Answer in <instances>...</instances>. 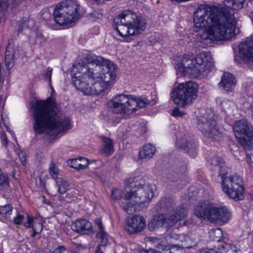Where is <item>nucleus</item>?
<instances>
[{"instance_id":"f257e3e1","label":"nucleus","mask_w":253,"mask_h":253,"mask_svg":"<svg viewBox=\"0 0 253 253\" xmlns=\"http://www.w3.org/2000/svg\"><path fill=\"white\" fill-rule=\"evenodd\" d=\"M193 20L196 27L203 29L205 40H229L235 35L237 21L233 11L227 8L201 5L194 13Z\"/></svg>"},{"instance_id":"f03ea898","label":"nucleus","mask_w":253,"mask_h":253,"mask_svg":"<svg viewBox=\"0 0 253 253\" xmlns=\"http://www.w3.org/2000/svg\"><path fill=\"white\" fill-rule=\"evenodd\" d=\"M32 109L33 128L37 134L47 132L56 136L70 128L69 121L59 117L56 102L52 98L36 101Z\"/></svg>"},{"instance_id":"7ed1b4c3","label":"nucleus","mask_w":253,"mask_h":253,"mask_svg":"<svg viewBox=\"0 0 253 253\" xmlns=\"http://www.w3.org/2000/svg\"><path fill=\"white\" fill-rule=\"evenodd\" d=\"M87 64L79 63L74 69L87 75L89 79H100L109 88L116 78L117 66L110 61H106L101 56L89 54L86 56Z\"/></svg>"},{"instance_id":"20e7f679","label":"nucleus","mask_w":253,"mask_h":253,"mask_svg":"<svg viewBox=\"0 0 253 253\" xmlns=\"http://www.w3.org/2000/svg\"><path fill=\"white\" fill-rule=\"evenodd\" d=\"M209 163L210 169L221 176L223 191L235 201L242 200L244 198V188L242 178L236 175L226 177L229 169L221 158L213 157Z\"/></svg>"},{"instance_id":"39448f33","label":"nucleus","mask_w":253,"mask_h":253,"mask_svg":"<svg viewBox=\"0 0 253 253\" xmlns=\"http://www.w3.org/2000/svg\"><path fill=\"white\" fill-rule=\"evenodd\" d=\"M213 67L214 64L211 57L206 52L200 53L196 57L193 54H185L181 62L175 66L177 75L194 77L207 71H210Z\"/></svg>"},{"instance_id":"423d86ee","label":"nucleus","mask_w":253,"mask_h":253,"mask_svg":"<svg viewBox=\"0 0 253 253\" xmlns=\"http://www.w3.org/2000/svg\"><path fill=\"white\" fill-rule=\"evenodd\" d=\"M125 184L129 186V189L126 197L129 198V202L134 204L135 211L140 208L147 207L154 197L152 186L144 179L136 180L132 177L126 179Z\"/></svg>"},{"instance_id":"0eeeda50","label":"nucleus","mask_w":253,"mask_h":253,"mask_svg":"<svg viewBox=\"0 0 253 253\" xmlns=\"http://www.w3.org/2000/svg\"><path fill=\"white\" fill-rule=\"evenodd\" d=\"M146 23L131 10H124L114 19L113 28L122 37L134 36L144 30Z\"/></svg>"},{"instance_id":"6e6552de","label":"nucleus","mask_w":253,"mask_h":253,"mask_svg":"<svg viewBox=\"0 0 253 253\" xmlns=\"http://www.w3.org/2000/svg\"><path fill=\"white\" fill-rule=\"evenodd\" d=\"M194 214L202 220L220 225L227 223L231 217V213L226 207L206 201L195 206Z\"/></svg>"},{"instance_id":"1a4fd4ad","label":"nucleus","mask_w":253,"mask_h":253,"mask_svg":"<svg viewBox=\"0 0 253 253\" xmlns=\"http://www.w3.org/2000/svg\"><path fill=\"white\" fill-rule=\"evenodd\" d=\"M80 5L73 0L59 3L53 12L56 23L60 25H69L74 22L79 16Z\"/></svg>"},{"instance_id":"9d476101","label":"nucleus","mask_w":253,"mask_h":253,"mask_svg":"<svg viewBox=\"0 0 253 253\" xmlns=\"http://www.w3.org/2000/svg\"><path fill=\"white\" fill-rule=\"evenodd\" d=\"M80 70H77L72 78L75 86L81 90L86 95L101 94L109 88L100 79H89L86 81V76L80 73Z\"/></svg>"},{"instance_id":"9b49d317","label":"nucleus","mask_w":253,"mask_h":253,"mask_svg":"<svg viewBox=\"0 0 253 253\" xmlns=\"http://www.w3.org/2000/svg\"><path fill=\"white\" fill-rule=\"evenodd\" d=\"M198 87L197 84L193 81L181 83L171 92V98L175 104L185 108L197 98Z\"/></svg>"},{"instance_id":"f8f14e48","label":"nucleus","mask_w":253,"mask_h":253,"mask_svg":"<svg viewBox=\"0 0 253 253\" xmlns=\"http://www.w3.org/2000/svg\"><path fill=\"white\" fill-rule=\"evenodd\" d=\"M188 210L183 206L179 207L175 210L163 215L158 216L148 224V228L150 231L159 228H164L166 230L173 226L177 222L184 218L187 215Z\"/></svg>"},{"instance_id":"ddd939ff","label":"nucleus","mask_w":253,"mask_h":253,"mask_svg":"<svg viewBox=\"0 0 253 253\" xmlns=\"http://www.w3.org/2000/svg\"><path fill=\"white\" fill-rule=\"evenodd\" d=\"M215 118L211 113L200 116L198 119L197 126L205 138L217 141L221 137V133L217 127Z\"/></svg>"},{"instance_id":"4468645a","label":"nucleus","mask_w":253,"mask_h":253,"mask_svg":"<svg viewBox=\"0 0 253 253\" xmlns=\"http://www.w3.org/2000/svg\"><path fill=\"white\" fill-rule=\"evenodd\" d=\"M112 111L116 114L130 115L136 111L134 97L131 95L120 94L110 101Z\"/></svg>"},{"instance_id":"2eb2a0df","label":"nucleus","mask_w":253,"mask_h":253,"mask_svg":"<svg viewBox=\"0 0 253 253\" xmlns=\"http://www.w3.org/2000/svg\"><path fill=\"white\" fill-rule=\"evenodd\" d=\"M236 138L245 149L253 147V133L249 122L245 119L236 121L233 126Z\"/></svg>"},{"instance_id":"dca6fc26","label":"nucleus","mask_w":253,"mask_h":253,"mask_svg":"<svg viewBox=\"0 0 253 253\" xmlns=\"http://www.w3.org/2000/svg\"><path fill=\"white\" fill-rule=\"evenodd\" d=\"M127 190H129L128 185H126L123 191L114 188L112 190L111 197L114 200H123L120 204L121 207L127 213L131 214L135 211V208L134 207V204L129 202V198L126 197V196L128 194Z\"/></svg>"},{"instance_id":"f3484780","label":"nucleus","mask_w":253,"mask_h":253,"mask_svg":"<svg viewBox=\"0 0 253 253\" xmlns=\"http://www.w3.org/2000/svg\"><path fill=\"white\" fill-rule=\"evenodd\" d=\"M145 227L144 218L141 215H136L127 219L125 229L128 234L133 235L141 232Z\"/></svg>"},{"instance_id":"a211bd4d","label":"nucleus","mask_w":253,"mask_h":253,"mask_svg":"<svg viewBox=\"0 0 253 253\" xmlns=\"http://www.w3.org/2000/svg\"><path fill=\"white\" fill-rule=\"evenodd\" d=\"M177 146L180 149H183L189 155L195 157L197 154V144L190 136L184 135L177 140Z\"/></svg>"},{"instance_id":"6ab92c4d","label":"nucleus","mask_w":253,"mask_h":253,"mask_svg":"<svg viewBox=\"0 0 253 253\" xmlns=\"http://www.w3.org/2000/svg\"><path fill=\"white\" fill-rule=\"evenodd\" d=\"M71 228L77 233L87 234L92 231V223L85 219H80L72 222Z\"/></svg>"},{"instance_id":"aec40b11","label":"nucleus","mask_w":253,"mask_h":253,"mask_svg":"<svg viewBox=\"0 0 253 253\" xmlns=\"http://www.w3.org/2000/svg\"><path fill=\"white\" fill-rule=\"evenodd\" d=\"M169 237L171 238V243H176L183 249H190L195 245V242L189 236L183 234H172Z\"/></svg>"},{"instance_id":"412c9836","label":"nucleus","mask_w":253,"mask_h":253,"mask_svg":"<svg viewBox=\"0 0 253 253\" xmlns=\"http://www.w3.org/2000/svg\"><path fill=\"white\" fill-rule=\"evenodd\" d=\"M24 226L28 228H32L33 234L31 236L33 238L40 234L42 231L43 224L38 218L34 217L32 215H27V221L24 223Z\"/></svg>"},{"instance_id":"4be33fe9","label":"nucleus","mask_w":253,"mask_h":253,"mask_svg":"<svg viewBox=\"0 0 253 253\" xmlns=\"http://www.w3.org/2000/svg\"><path fill=\"white\" fill-rule=\"evenodd\" d=\"M239 52L244 57L253 60V38H247L239 45Z\"/></svg>"},{"instance_id":"5701e85b","label":"nucleus","mask_w":253,"mask_h":253,"mask_svg":"<svg viewBox=\"0 0 253 253\" xmlns=\"http://www.w3.org/2000/svg\"><path fill=\"white\" fill-rule=\"evenodd\" d=\"M220 87L226 91H231L235 86V78L229 73H224L219 83Z\"/></svg>"},{"instance_id":"b1692460","label":"nucleus","mask_w":253,"mask_h":253,"mask_svg":"<svg viewBox=\"0 0 253 253\" xmlns=\"http://www.w3.org/2000/svg\"><path fill=\"white\" fill-rule=\"evenodd\" d=\"M156 152V148L150 143L145 144L139 151V159L147 161L151 158Z\"/></svg>"},{"instance_id":"393cba45","label":"nucleus","mask_w":253,"mask_h":253,"mask_svg":"<svg viewBox=\"0 0 253 253\" xmlns=\"http://www.w3.org/2000/svg\"><path fill=\"white\" fill-rule=\"evenodd\" d=\"M101 139L102 141L101 153L107 155H112L114 151L113 140L110 138L104 136H102Z\"/></svg>"},{"instance_id":"a878e982","label":"nucleus","mask_w":253,"mask_h":253,"mask_svg":"<svg viewBox=\"0 0 253 253\" xmlns=\"http://www.w3.org/2000/svg\"><path fill=\"white\" fill-rule=\"evenodd\" d=\"M68 163L71 167L79 170L85 169L89 165L88 160L84 157L73 159Z\"/></svg>"},{"instance_id":"bb28decb","label":"nucleus","mask_w":253,"mask_h":253,"mask_svg":"<svg viewBox=\"0 0 253 253\" xmlns=\"http://www.w3.org/2000/svg\"><path fill=\"white\" fill-rule=\"evenodd\" d=\"M217 251L219 253H237L239 249L231 242H224L218 246Z\"/></svg>"},{"instance_id":"cd10ccee","label":"nucleus","mask_w":253,"mask_h":253,"mask_svg":"<svg viewBox=\"0 0 253 253\" xmlns=\"http://www.w3.org/2000/svg\"><path fill=\"white\" fill-rule=\"evenodd\" d=\"M209 235L211 240L219 242L222 238L223 233L221 229L218 228L211 229L209 232Z\"/></svg>"},{"instance_id":"c85d7f7f","label":"nucleus","mask_w":253,"mask_h":253,"mask_svg":"<svg viewBox=\"0 0 253 253\" xmlns=\"http://www.w3.org/2000/svg\"><path fill=\"white\" fill-rule=\"evenodd\" d=\"M18 31L21 32L25 27L29 29L33 28L35 25V21L31 19H22L18 22Z\"/></svg>"},{"instance_id":"c756f323","label":"nucleus","mask_w":253,"mask_h":253,"mask_svg":"<svg viewBox=\"0 0 253 253\" xmlns=\"http://www.w3.org/2000/svg\"><path fill=\"white\" fill-rule=\"evenodd\" d=\"M245 1V0H226L225 4L234 9H239L243 7Z\"/></svg>"},{"instance_id":"7c9ffc66","label":"nucleus","mask_w":253,"mask_h":253,"mask_svg":"<svg viewBox=\"0 0 253 253\" xmlns=\"http://www.w3.org/2000/svg\"><path fill=\"white\" fill-rule=\"evenodd\" d=\"M56 185L58 187V192L61 194H64L66 192L69 184L67 181L60 179L56 181Z\"/></svg>"},{"instance_id":"2f4dec72","label":"nucleus","mask_w":253,"mask_h":253,"mask_svg":"<svg viewBox=\"0 0 253 253\" xmlns=\"http://www.w3.org/2000/svg\"><path fill=\"white\" fill-rule=\"evenodd\" d=\"M13 207L10 204L5 205L0 208V214L6 218L9 217L11 214Z\"/></svg>"},{"instance_id":"473e14b6","label":"nucleus","mask_w":253,"mask_h":253,"mask_svg":"<svg viewBox=\"0 0 253 253\" xmlns=\"http://www.w3.org/2000/svg\"><path fill=\"white\" fill-rule=\"evenodd\" d=\"M96 236L101 240L100 246H105L107 244L109 235L104 231H98L96 234Z\"/></svg>"},{"instance_id":"72a5a7b5","label":"nucleus","mask_w":253,"mask_h":253,"mask_svg":"<svg viewBox=\"0 0 253 253\" xmlns=\"http://www.w3.org/2000/svg\"><path fill=\"white\" fill-rule=\"evenodd\" d=\"M49 172L50 176L54 179H56L58 176V170L53 162H51L49 168Z\"/></svg>"},{"instance_id":"f704fd0d","label":"nucleus","mask_w":253,"mask_h":253,"mask_svg":"<svg viewBox=\"0 0 253 253\" xmlns=\"http://www.w3.org/2000/svg\"><path fill=\"white\" fill-rule=\"evenodd\" d=\"M9 184V179L8 176L6 173H4L1 171L0 169V185L3 186H7Z\"/></svg>"},{"instance_id":"c9c22d12","label":"nucleus","mask_w":253,"mask_h":253,"mask_svg":"<svg viewBox=\"0 0 253 253\" xmlns=\"http://www.w3.org/2000/svg\"><path fill=\"white\" fill-rule=\"evenodd\" d=\"M134 101L136 104L135 105L136 111L140 108L144 107L149 103L148 100L146 98L136 99V97H134Z\"/></svg>"},{"instance_id":"e433bc0d","label":"nucleus","mask_w":253,"mask_h":253,"mask_svg":"<svg viewBox=\"0 0 253 253\" xmlns=\"http://www.w3.org/2000/svg\"><path fill=\"white\" fill-rule=\"evenodd\" d=\"M185 114L184 111H180L178 107H175L172 111L171 115L176 118L182 117Z\"/></svg>"},{"instance_id":"4c0bfd02","label":"nucleus","mask_w":253,"mask_h":253,"mask_svg":"<svg viewBox=\"0 0 253 253\" xmlns=\"http://www.w3.org/2000/svg\"><path fill=\"white\" fill-rule=\"evenodd\" d=\"M5 65L8 69L12 68L14 65L13 57L11 56L5 57Z\"/></svg>"},{"instance_id":"58836bf2","label":"nucleus","mask_w":253,"mask_h":253,"mask_svg":"<svg viewBox=\"0 0 253 253\" xmlns=\"http://www.w3.org/2000/svg\"><path fill=\"white\" fill-rule=\"evenodd\" d=\"M24 0H8V7L11 6V8L16 7Z\"/></svg>"},{"instance_id":"ea45409f","label":"nucleus","mask_w":253,"mask_h":253,"mask_svg":"<svg viewBox=\"0 0 253 253\" xmlns=\"http://www.w3.org/2000/svg\"><path fill=\"white\" fill-rule=\"evenodd\" d=\"M52 69L48 67L45 70L43 73V76L45 79H46L48 81L49 84L51 83V77L52 74Z\"/></svg>"},{"instance_id":"a19ab883","label":"nucleus","mask_w":253,"mask_h":253,"mask_svg":"<svg viewBox=\"0 0 253 253\" xmlns=\"http://www.w3.org/2000/svg\"><path fill=\"white\" fill-rule=\"evenodd\" d=\"M35 34L36 38V41H39V42H41L43 39L42 34L41 30L39 29H36L35 31Z\"/></svg>"},{"instance_id":"79ce46f5","label":"nucleus","mask_w":253,"mask_h":253,"mask_svg":"<svg viewBox=\"0 0 253 253\" xmlns=\"http://www.w3.org/2000/svg\"><path fill=\"white\" fill-rule=\"evenodd\" d=\"M24 218V216L23 215L18 214L13 218V222L16 225H19L21 224Z\"/></svg>"},{"instance_id":"37998d69","label":"nucleus","mask_w":253,"mask_h":253,"mask_svg":"<svg viewBox=\"0 0 253 253\" xmlns=\"http://www.w3.org/2000/svg\"><path fill=\"white\" fill-rule=\"evenodd\" d=\"M94 222L95 224L97 226L98 228V231H103L104 230L103 225L101 219L99 218H96L94 220Z\"/></svg>"},{"instance_id":"c03bdc74","label":"nucleus","mask_w":253,"mask_h":253,"mask_svg":"<svg viewBox=\"0 0 253 253\" xmlns=\"http://www.w3.org/2000/svg\"><path fill=\"white\" fill-rule=\"evenodd\" d=\"M11 56V57H14V52L12 48L10 47L9 45H8L6 48L5 51V57Z\"/></svg>"},{"instance_id":"a18cd8bd","label":"nucleus","mask_w":253,"mask_h":253,"mask_svg":"<svg viewBox=\"0 0 253 253\" xmlns=\"http://www.w3.org/2000/svg\"><path fill=\"white\" fill-rule=\"evenodd\" d=\"M19 158L22 163V164L24 165L26 164V155L24 152H20L18 154Z\"/></svg>"},{"instance_id":"49530a36","label":"nucleus","mask_w":253,"mask_h":253,"mask_svg":"<svg viewBox=\"0 0 253 253\" xmlns=\"http://www.w3.org/2000/svg\"><path fill=\"white\" fill-rule=\"evenodd\" d=\"M1 139L2 142V144L6 147L7 145V137L5 133H2L1 135Z\"/></svg>"},{"instance_id":"de8ad7c7","label":"nucleus","mask_w":253,"mask_h":253,"mask_svg":"<svg viewBox=\"0 0 253 253\" xmlns=\"http://www.w3.org/2000/svg\"><path fill=\"white\" fill-rule=\"evenodd\" d=\"M200 253H219V252L213 249H207L201 251Z\"/></svg>"},{"instance_id":"09e8293b","label":"nucleus","mask_w":253,"mask_h":253,"mask_svg":"<svg viewBox=\"0 0 253 253\" xmlns=\"http://www.w3.org/2000/svg\"><path fill=\"white\" fill-rule=\"evenodd\" d=\"M65 251V248L64 246H60L55 250L56 253H62Z\"/></svg>"},{"instance_id":"8fccbe9b","label":"nucleus","mask_w":253,"mask_h":253,"mask_svg":"<svg viewBox=\"0 0 253 253\" xmlns=\"http://www.w3.org/2000/svg\"><path fill=\"white\" fill-rule=\"evenodd\" d=\"M40 181V186L41 187L42 189H44L45 188V184L42 181V179L41 178H39Z\"/></svg>"},{"instance_id":"3c124183","label":"nucleus","mask_w":253,"mask_h":253,"mask_svg":"<svg viewBox=\"0 0 253 253\" xmlns=\"http://www.w3.org/2000/svg\"><path fill=\"white\" fill-rule=\"evenodd\" d=\"M140 253H153V250L151 249L148 250H143Z\"/></svg>"},{"instance_id":"603ef678","label":"nucleus","mask_w":253,"mask_h":253,"mask_svg":"<svg viewBox=\"0 0 253 253\" xmlns=\"http://www.w3.org/2000/svg\"><path fill=\"white\" fill-rule=\"evenodd\" d=\"M246 161L249 164H250L251 162H252L251 156H250L249 154L246 155Z\"/></svg>"},{"instance_id":"864d4df0","label":"nucleus","mask_w":253,"mask_h":253,"mask_svg":"<svg viewBox=\"0 0 253 253\" xmlns=\"http://www.w3.org/2000/svg\"><path fill=\"white\" fill-rule=\"evenodd\" d=\"M43 202H44L45 204H47V205H50V202H49V200H48L44 199V201H43Z\"/></svg>"},{"instance_id":"5fc2aeb1","label":"nucleus","mask_w":253,"mask_h":253,"mask_svg":"<svg viewBox=\"0 0 253 253\" xmlns=\"http://www.w3.org/2000/svg\"><path fill=\"white\" fill-rule=\"evenodd\" d=\"M95 253H103L101 252L100 249V247H98V249L96 251V252H95Z\"/></svg>"},{"instance_id":"6e6d98bb","label":"nucleus","mask_w":253,"mask_h":253,"mask_svg":"<svg viewBox=\"0 0 253 253\" xmlns=\"http://www.w3.org/2000/svg\"><path fill=\"white\" fill-rule=\"evenodd\" d=\"M59 199L60 200L61 204L64 203V200L63 198H62L61 197H59Z\"/></svg>"},{"instance_id":"4d7b16f0","label":"nucleus","mask_w":253,"mask_h":253,"mask_svg":"<svg viewBox=\"0 0 253 253\" xmlns=\"http://www.w3.org/2000/svg\"><path fill=\"white\" fill-rule=\"evenodd\" d=\"M153 253H160L159 252L156 251L154 250H153Z\"/></svg>"}]
</instances>
